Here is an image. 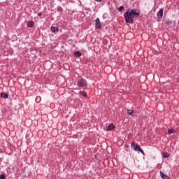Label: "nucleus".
Wrapping results in <instances>:
<instances>
[{
  "mask_svg": "<svg viewBox=\"0 0 179 179\" xmlns=\"http://www.w3.org/2000/svg\"><path fill=\"white\" fill-rule=\"evenodd\" d=\"M175 131L173 129H169L168 130V135H171V134H174Z\"/></svg>",
  "mask_w": 179,
  "mask_h": 179,
  "instance_id": "13",
  "label": "nucleus"
},
{
  "mask_svg": "<svg viewBox=\"0 0 179 179\" xmlns=\"http://www.w3.org/2000/svg\"><path fill=\"white\" fill-rule=\"evenodd\" d=\"M168 24H169V25L172 24V26H176V22L175 21H169Z\"/></svg>",
  "mask_w": 179,
  "mask_h": 179,
  "instance_id": "15",
  "label": "nucleus"
},
{
  "mask_svg": "<svg viewBox=\"0 0 179 179\" xmlns=\"http://www.w3.org/2000/svg\"><path fill=\"white\" fill-rule=\"evenodd\" d=\"M74 57H82V52H80V51H76L74 52Z\"/></svg>",
  "mask_w": 179,
  "mask_h": 179,
  "instance_id": "10",
  "label": "nucleus"
},
{
  "mask_svg": "<svg viewBox=\"0 0 179 179\" xmlns=\"http://www.w3.org/2000/svg\"><path fill=\"white\" fill-rule=\"evenodd\" d=\"M124 9H125V7H124V6H122L118 8L119 12H122L124 10Z\"/></svg>",
  "mask_w": 179,
  "mask_h": 179,
  "instance_id": "16",
  "label": "nucleus"
},
{
  "mask_svg": "<svg viewBox=\"0 0 179 179\" xmlns=\"http://www.w3.org/2000/svg\"><path fill=\"white\" fill-rule=\"evenodd\" d=\"M127 113L129 114V115H132V114H134V110H127Z\"/></svg>",
  "mask_w": 179,
  "mask_h": 179,
  "instance_id": "17",
  "label": "nucleus"
},
{
  "mask_svg": "<svg viewBox=\"0 0 179 179\" xmlns=\"http://www.w3.org/2000/svg\"><path fill=\"white\" fill-rule=\"evenodd\" d=\"M27 27H31V28L34 27V22H33V21H29V22H27Z\"/></svg>",
  "mask_w": 179,
  "mask_h": 179,
  "instance_id": "8",
  "label": "nucleus"
},
{
  "mask_svg": "<svg viewBox=\"0 0 179 179\" xmlns=\"http://www.w3.org/2000/svg\"><path fill=\"white\" fill-rule=\"evenodd\" d=\"M157 16L159 19L163 18V8H161L157 13Z\"/></svg>",
  "mask_w": 179,
  "mask_h": 179,
  "instance_id": "6",
  "label": "nucleus"
},
{
  "mask_svg": "<svg viewBox=\"0 0 179 179\" xmlns=\"http://www.w3.org/2000/svg\"><path fill=\"white\" fill-rule=\"evenodd\" d=\"M96 2H101V0H95Z\"/></svg>",
  "mask_w": 179,
  "mask_h": 179,
  "instance_id": "20",
  "label": "nucleus"
},
{
  "mask_svg": "<svg viewBox=\"0 0 179 179\" xmlns=\"http://www.w3.org/2000/svg\"><path fill=\"white\" fill-rule=\"evenodd\" d=\"M141 15V11L138 9L127 10L124 14V18L126 23H134V19L138 17Z\"/></svg>",
  "mask_w": 179,
  "mask_h": 179,
  "instance_id": "1",
  "label": "nucleus"
},
{
  "mask_svg": "<svg viewBox=\"0 0 179 179\" xmlns=\"http://www.w3.org/2000/svg\"><path fill=\"white\" fill-rule=\"evenodd\" d=\"M0 96L1 97V99H8L9 94L6 93H1L0 94Z\"/></svg>",
  "mask_w": 179,
  "mask_h": 179,
  "instance_id": "9",
  "label": "nucleus"
},
{
  "mask_svg": "<svg viewBox=\"0 0 179 179\" xmlns=\"http://www.w3.org/2000/svg\"><path fill=\"white\" fill-rule=\"evenodd\" d=\"M5 178H6L5 174L0 175V179H5Z\"/></svg>",
  "mask_w": 179,
  "mask_h": 179,
  "instance_id": "18",
  "label": "nucleus"
},
{
  "mask_svg": "<svg viewBox=\"0 0 179 179\" xmlns=\"http://www.w3.org/2000/svg\"><path fill=\"white\" fill-rule=\"evenodd\" d=\"M51 31H52V33H55V32L58 31V27H51Z\"/></svg>",
  "mask_w": 179,
  "mask_h": 179,
  "instance_id": "11",
  "label": "nucleus"
},
{
  "mask_svg": "<svg viewBox=\"0 0 179 179\" xmlns=\"http://www.w3.org/2000/svg\"><path fill=\"white\" fill-rule=\"evenodd\" d=\"M78 86L80 87H85V86H86V80H85V79L83 78H81L80 80H79Z\"/></svg>",
  "mask_w": 179,
  "mask_h": 179,
  "instance_id": "3",
  "label": "nucleus"
},
{
  "mask_svg": "<svg viewBox=\"0 0 179 179\" xmlns=\"http://www.w3.org/2000/svg\"><path fill=\"white\" fill-rule=\"evenodd\" d=\"M131 146H133V149L136 152H140L141 153H142V155H145V152H143V150H142V148H141V145H139V144H138V143L135 144V143L134 141L131 143Z\"/></svg>",
  "mask_w": 179,
  "mask_h": 179,
  "instance_id": "2",
  "label": "nucleus"
},
{
  "mask_svg": "<svg viewBox=\"0 0 179 179\" xmlns=\"http://www.w3.org/2000/svg\"><path fill=\"white\" fill-rule=\"evenodd\" d=\"M38 16H41V13H38Z\"/></svg>",
  "mask_w": 179,
  "mask_h": 179,
  "instance_id": "21",
  "label": "nucleus"
},
{
  "mask_svg": "<svg viewBox=\"0 0 179 179\" xmlns=\"http://www.w3.org/2000/svg\"><path fill=\"white\" fill-rule=\"evenodd\" d=\"M41 100V97L37 96L36 99V101H40Z\"/></svg>",
  "mask_w": 179,
  "mask_h": 179,
  "instance_id": "19",
  "label": "nucleus"
},
{
  "mask_svg": "<svg viewBox=\"0 0 179 179\" xmlns=\"http://www.w3.org/2000/svg\"><path fill=\"white\" fill-rule=\"evenodd\" d=\"M115 128V126H114V124H108L106 131L107 132L110 131H113V129H114Z\"/></svg>",
  "mask_w": 179,
  "mask_h": 179,
  "instance_id": "5",
  "label": "nucleus"
},
{
  "mask_svg": "<svg viewBox=\"0 0 179 179\" xmlns=\"http://www.w3.org/2000/svg\"><path fill=\"white\" fill-rule=\"evenodd\" d=\"M95 27L96 29H101V23L100 22V19L96 18L95 20Z\"/></svg>",
  "mask_w": 179,
  "mask_h": 179,
  "instance_id": "4",
  "label": "nucleus"
},
{
  "mask_svg": "<svg viewBox=\"0 0 179 179\" xmlns=\"http://www.w3.org/2000/svg\"><path fill=\"white\" fill-rule=\"evenodd\" d=\"M162 156L163 157H164L165 159H167V157H170V154H169L168 152H163L162 153Z\"/></svg>",
  "mask_w": 179,
  "mask_h": 179,
  "instance_id": "12",
  "label": "nucleus"
},
{
  "mask_svg": "<svg viewBox=\"0 0 179 179\" xmlns=\"http://www.w3.org/2000/svg\"><path fill=\"white\" fill-rule=\"evenodd\" d=\"M159 174H160V177L162 179H170V177H169V176L164 174V173H163L162 171L159 172Z\"/></svg>",
  "mask_w": 179,
  "mask_h": 179,
  "instance_id": "7",
  "label": "nucleus"
},
{
  "mask_svg": "<svg viewBox=\"0 0 179 179\" xmlns=\"http://www.w3.org/2000/svg\"><path fill=\"white\" fill-rule=\"evenodd\" d=\"M80 93L83 96V97H87V94L83 91H80Z\"/></svg>",
  "mask_w": 179,
  "mask_h": 179,
  "instance_id": "14",
  "label": "nucleus"
}]
</instances>
